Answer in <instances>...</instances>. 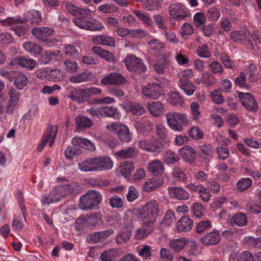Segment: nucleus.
<instances>
[{
	"label": "nucleus",
	"mask_w": 261,
	"mask_h": 261,
	"mask_svg": "<svg viewBox=\"0 0 261 261\" xmlns=\"http://www.w3.org/2000/svg\"><path fill=\"white\" fill-rule=\"evenodd\" d=\"M138 218L143 222L144 226L141 229H138V233L148 236L153 229V225L159 216V204L154 200H150L141 210L134 211Z\"/></svg>",
	"instance_id": "1"
},
{
	"label": "nucleus",
	"mask_w": 261,
	"mask_h": 261,
	"mask_svg": "<svg viewBox=\"0 0 261 261\" xmlns=\"http://www.w3.org/2000/svg\"><path fill=\"white\" fill-rule=\"evenodd\" d=\"M94 76L91 72H83L76 75L71 76L69 79L70 82L72 83H85L91 81Z\"/></svg>",
	"instance_id": "25"
},
{
	"label": "nucleus",
	"mask_w": 261,
	"mask_h": 261,
	"mask_svg": "<svg viewBox=\"0 0 261 261\" xmlns=\"http://www.w3.org/2000/svg\"><path fill=\"white\" fill-rule=\"evenodd\" d=\"M199 147L200 148L199 154L201 158L206 159L208 156H212L213 150L210 145H201Z\"/></svg>",
	"instance_id": "51"
},
{
	"label": "nucleus",
	"mask_w": 261,
	"mask_h": 261,
	"mask_svg": "<svg viewBox=\"0 0 261 261\" xmlns=\"http://www.w3.org/2000/svg\"><path fill=\"white\" fill-rule=\"evenodd\" d=\"M72 145L74 146L77 145L80 147L87 149L90 151L95 150L94 144L91 141L82 138L75 137L72 140Z\"/></svg>",
	"instance_id": "21"
},
{
	"label": "nucleus",
	"mask_w": 261,
	"mask_h": 261,
	"mask_svg": "<svg viewBox=\"0 0 261 261\" xmlns=\"http://www.w3.org/2000/svg\"><path fill=\"white\" fill-rule=\"evenodd\" d=\"M131 234L122 231L116 238V242L118 244H125L130 238Z\"/></svg>",
	"instance_id": "57"
},
{
	"label": "nucleus",
	"mask_w": 261,
	"mask_h": 261,
	"mask_svg": "<svg viewBox=\"0 0 261 261\" xmlns=\"http://www.w3.org/2000/svg\"><path fill=\"white\" fill-rule=\"evenodd\" d=\"M114 232L112 229H109L102 231L95 232L89 234L87 238V240L90 243H96L106 239L113 233Z\"/></svg>",
	"instance_id": "17"
},
{
	"label": "nucleus",
	"mask_w": 261,
	"mask_h": 261,
	"mask_svg": "<svg viewBox=\"0 0 261 261\" xmlns=\"http://www.w3.org/2000/svg\"><path fill=\"white\" fill-rule=\"evenodd\" d=\"M116 251L112 249L103 251L100 255L101 261H114L116 257Z\"/></svg>",
	"instance_id": "45"
},
{
	"label": "nucleus",
	"mask_w": 261,
	"mask_h": 261,
	"mask_svg": "<svg viewBox=\"0 0 261 261\" xmlns=\"http://www.w3.org/2000/svg\"><path fill=\"white\" fill-rule=\"evenodd\" d=\"M128 110L133 115H141L145 113V109L140 103L131 102L128 105Z\"/></svg>",
	"instance_id": "35"
},
{
	"label": "nucleus",
	"mask_w": 261,
	"mask_h": 261,
	"mask_svg": "<svg viewBox=\"0 0 261 261\" xmlns=\"http://www.w3.org/2000/svg\"><path fill=\"white\" fill-rule=\"evenodd\" d=\"M139 255L145 259H150L151 256V247L148 245H144L138 250Z\"/></svg>",
	"instance_id": "58"
},
{
	"label": "nucleus",
	"mask_w": 261,
	"mask_h": 261,
	"mask_svg": "<svg viewBox=\"0 0 261 261\" xmlns=\"http://www.w3.org/2000/svg\"><path fill=\"white\" fill-rule=\"evenodd\" d=\"M139 146L140 148L153 152L155 154L161 152L164 148L161 142L155 138H152L150 141L140 140L139 142Z\"/></svg>",
	"instance_id": "10"
},
{
	"label": "nucleus",
	"mask_w": 261,
	"mask_h": 261,
	"mask_svg": "<svg viewBox=\"0 0 261 261\" xmlns=\"http://www.w3.org/2000/svg\"><path fill=\"white\" fill-rule=\"evenodd\" d=\"M106 128L114 134L116 135L117 138L122 142H129L132 140V134L128 127L122 123L114 122L111 125H107Z\"/></svg>",
	"instance_id": "5"
},
{
	"label": "nucleus",
	"mask_w": 261,
	"mask_h": 261,
	"mask_svg": "<svg viewBox=\"0 0 261 261\" xmlns=\"http://www.w3.org/2000/svg\"><path fill=\"white\" fill-rule=\"evenodd\" d=\"M82 153V150L74 146H69L64 152L65 156L69 159H72L74 156H77Z\"/></svg>",
	"instance_id": "47"
},
{
	"label": "nucleus",
	"mask_w": 261,
	"mask_h": 261,
	"mask_svg": "<svg viewBox=\"0 0 261 261\" xmlns=\"http://www.w3.org/2000/svg\"><path fill=\"white\" fill-rule=\"evenodd\" d=\"M238 96L243 106L248 111L256 112L258 105L255 99L249 93L239 92Z\"/></svg>",
	"instance_id": "11"
},
{
	"label": "nucleus",
	"mask_w": 261,
	"mask_h": 261,
	"mask_svg": "<svg viewBox=\"0 0 261 261\" xmlns=\"http://www.w3.org/2000/svg\"><path fill=\"white\" fill-rule=\"evenodd\" d=\"M91 11L89 9L79 8V11L76 12L75 18L79 19H86V18L91 16Z\"/></svg>",
	"instance_id": "63"
},
{
	"label": "nucleus",
	"mask_w": 261,
	"mask_h": 261,
	"mask_svg": "<svg viewBox=\"0 0 261 261\" xmlns=\"http://www.w3.org/2000/svg\"><path fill=\"white\" fill-rule=\"evenodd\" d=\"M85 220L87 222L89 225L95 226L99 222L100 215L98 213H95L90 215L88 217H85Z\"/></svg>",
	"instance_id": "54"
},
{
	"label": "nucleus",
	"mask_w": 261,
	"mask_h": 261,
	"mask_svg": "<svg viewBox=\"0 0 261 261\" xmlns=\"http://www.w3.org/2000/svg\"><path fill=\"white\" fill-rule=\"evenodd\" d=\"M179 152L186 162L190 163L194 161L197 153L195 149L190 146H184L179 149Z\"/></svg>",
	"instance_id": "19"
},
{
	"label": "nucleus",
	"mask_w": 261,
	"mask_h": 261,
	"mask_svg": "<svg viewBox=\"0 0 261 261\" xmlns=\"http://www.w3.org/2000/svg\"><path fill=\"white\" fill-rule=\"evenodd\" d=\"M180 158L175 152L169 150L167 151L164 158V162L167 164H174L179 160Z\"/></svg>",
	"instance_id": "44"
},
{
	"label": "nucleus",
	"mask_w": 261,
	"mask_h": 261,
	"mask_svg": "<svg viewBox=\"0 0 261 261\" xmlns=\"http://www.w3.org/2000/svg\"><path fill=\"white\" fill-rule=\"evenodd\" d=\"M73 22L80 28L91 31H100L103 28L102 24L95 19L88 21L86 19L74 18Z\"/></svg>",
	"instance_id": "12"
},
{
	"label": "nucleus",
	"mask_w": 261,
	"mask_h": 261,
	"mask_svg": "<svg viewBox=\"0 0 261 261\" xmlns=\"http://www.w3.org/2000/svg\"><path fill=\"white\" fill-rule=\"evenodd\" d=\"M166 118L169 126L173 130L177 132H182L183 127L178 120L184 125H188L189 121L186 115L180 113H168L166 114Z\"/></svg>",
	"instance_id": "6"
},
{
	"label": "nucleus",
	"mask_w": 261,
	"mask_h": 261,
	"mask_svg": "<svg viewBox=\"0 0 261 261\" xmlns=\"http://www.w3.org/2000/svg\"><path fill=\"white\" fill-rule=\"evenodd\" d=\"M101 90L96 87L75 90L70 93L69 97L73 100H76L78 102H85L87 99L93 95L100 94Z\"/></svg>",
	"instance_id": "7"
},
{
	"label": "nucleus",
	"mask_w": 261,
	"mask_h": 261,
	"mask_svg": "<svg viewBox=\"0 0 261 261\" xmlns=\"http://www.w3.org/2000/svg\"><path fill=\"white\" fill-rule=\"evenodd\" d=\"M127 70L135 76L145 79L147 75V67L142 59L133 54L128 55L124 61Z\"/></svg>",
	"instance_id": "2"
},
{
	"label": "nucleus",
	"mask_w": 261,
	"mask_h": 261,
	"mask_svg": "<svg viewBox=\"0 0 261 261\" xmlns=\"http://www.w3.org/2000/svg\"><path fill=\"white\" fill-rule=\"evenodd\" d=\"M169 13L172 19L180 20L189 17L188 13L185 10V7L181 4H172L169 8Z\"/></svg>",
	"instance_id": "13"
},
{
	"label": "nucleus",
	"mask_w": 261,
	"mask_h": 261,
	"mask_svg": "<svg viewBox=\"0 0 261 261\" xmlns=\"http://www.w3.org/2000/svg\"><path fill=\"white\" fill-rule=\"evenodd\" d=\"M101 200L99 192L95 190H89L81 197L80 207L83 210L94 209L101 202Z\"/></svg>",
	"instance_id": "4"
},
{
	"label": "nucleus",
	"mask_w": 261,
	"mask_h": 261,
	"mask_svg": "<svg viewBox=\"0 0 261 261\" xmlns=\"http://www.w3.org/2000/svg\"><path fill=\"white\" fill-rule=\"evenodd\" d=\"M28 22L33 25L39 24L42 20L41 13L38 11L33 10L27 13Z\"/></svg>",
	"instance_id": "30"
},
{
	"label": "nucleus",
	"mask_w": 261,
	"mask_h": 261,
	"mask_svg": "<svg viewBox=\"0 0 261 261\" xmlns=\"http://www.w3.org/2000/svg\"><path fill=\"white\" fill-rule=\"evenodd\" d=\"M49 77L54 82H59L65 79L63 72L58 68H55L50 71L48 74Z\"/></svg>",
	"instance_id": "43"
},
{
	"label": "nucleus",
	"mask_w": 261,
	"mask_h": 261,
	"mask_svg": "<svg viewBox=\"0 0 261 261\" xmlns=\"http://www.w3.org/2000/svg\"><path fill=\"white\" fill-rule=\"evenodd\" d=\"M76 123L77 126L83 128H89L93 124V121L90 119L81 115L76 117Z\"/></svg>",
	"instance_id": "39"
},
{
	"label": "nucleus",
	"mask_w": 261,
	"mask_h": 261,
	"mask_svg": "<svg viewBox=\"0 0 261 261\" xmlns=\"http://www.w3.org/2000/svg\"><path fill=\"white\" fill-rule=\"evenodd\" d=\"M179 87L188 95H192L196 90V87L190 82L181 79L178 83Z\"/></svg>",
	"instance_id": "32"
},
{
	"label": "nucleus",
	"mask_w": 261,
	"mask_h": 261,
	"mask_svg": "<svg viewBox=\"0 0 261 261\" xmlns=\"http://www.w3.org/2000/svg\"><path fill=\"white\" fill-rule=\"evenodd\" d=\"M14 41L13 36L7 33L0 34V44L8 45Z\"/></svg>",
	"instance_id": "59"
},
{
	"label": "nucleus",
	"mask_w": 261,
	"mask_h": 261,
	"mask_svg": "<svg viewBox=\"0 0 261 261\" xmlns=\"http://www.w3.org/2000/svg\"><path fill=\"white\" fill-rule=\"evenodd\" d=\"M200 241L206 246L218 244L220 242L219 233L218 230H213L202 237Z\"/></svg>",
	"instance_id": "16"
},
{
	"label": "nucleus",
	"mask_w": 261,
	"mask_h": 261,
	"mask_svg": "<svg viewBox=\"0 0 261 261\" xmlns=\"http://www.w3.org/2000/svg\"><path fill=\"white\" fill-rule=\"evenodd\" d=\"M95 158H89L82 163H79L80 169L82 171H97Z\"/></svg>",
	"instance_id": "28"
},
{
	"label": "nucleus",
	"mask_w": 261,
	"mask_h": 261,
	"mask_svg": "<svg viewBox=\"0 0 261 261\" xmlns=\"http://www.w3.org/2000/svg\"><path fill=\"white\" fill-rule=\"evenodd\" d=\"M171 174L176 180L179 181H185L187 179L186 175L182 170L179 167L174 168Z\"/></svg>",
	"instance_id": "50"
},
{
	"label": "nucleus",
	"mask_w": 261,
	"mask_h": 261,
	"mask_svg": "<svg viewBox=\"0 0 261 261\" xmlns=\"http://www.w3.org/2000/svg\"><path fill=\"white\" fill-rule=\"evenodd\" d=\"M148 169L150 172L154 175L162 174L164 172L163 164L159 160H154L148 165Z\"/></svg>",
	"instance_id": "33"
},
{
	"label": "nucleus",
	"mask_w": 261,
	"mask_h": 261,
	"mask_svg": "<svg viewBox=\"0 0 261 261\" xmlns=\"http://www.w3.org/2000/svg\"><path fill=\"white\" fill-rule=\"evenodd\" d=\"M80 189L81 187L79 185L75 182H71L55 187L51 193L54 197V201L57 202L67 196L78 194Z\"/></svg>",
	"instance_id": "3"
},
{
	"label": "nucleus",
	"mask_w": 261,
	"mask_h": 261,
	"mask_svg": "<svg viewBox=\"0 0 261 261\" xmlns=\"http://www.w3.org/2000/svg\"><path fill=\"white\" fill-rule=\"evenodd\" d=\"M232 222L239 226H243L247 224V219L244 214L238 213L232 217L231 222Z\"/></svg>",
	"instance_id": "42"
},
{
	"label": "nucleus",
	"mask_w": 261,
	"mask_h": 261,
	"mask_svg": "<svg viewBox=\"0 0 261 261\" xmlns=\"http://www.w3.org/2000/svg\"><path fill=\"white\" fill-rule=\"evenodd\" d=\"M102 113L105 116L112 117L114 119H118L120 117V113L117 108L114 106H106L102 109Z\"/></svg>",
	"instance_id": "38"
},
{
	"label": "nucleus",
	"mask_w": 261,
	"mask_h": 261,
	"mask_svg": "<svg viewBox=\"0 0 261 261\" xmlns=\"http://www.w3.org/2000/svg\"><path fill=\"white\" fill-rule=\"evenodd\" d=\"M252 185V180L249 178H242L237 184L238 189L241 191H243Z\"/></svg>",
	"instance_id": "56"
},
{
	"label": "nucleus",
	"mask_w": 261,
	"mask_h": 261,
	"mask_svg": "<svg viewBox=\"0 0 261 261\" xmlns=\"http://www.w3.org/2000/svg\"><path fill=\"white\" fill-rule=\"evenodd\" d=\"M193 20L195 26L200 29L205 24L206 18L203 13L198 12L194 15Z\"/></svg>",
	"instance_id": "48"
},
{
	"label": "nucleus",
	"mask_w": 261,
	"mask_h": 261,
	"mask_svg": "<svg viewBox=\"0 0 261 261\" xmlns=\"http://www.w3.org/2000/svg\"><path fill=\"white\" fill-rule=\"evenodd\" d=\"M190 109L193 119L198 120L200 116L199 104L197 102H192L190 105Z\"/></svg>",
	"instance_id": "55"
},
{
	"label": "nucleus",
	"mask_w": 261,
	"mask_h": 261,
	"mask_svg": "<svg viewBox=\"0 0 261 261\" xmlns=\"http://www.w3.org/2000/svg\"><path fill=\"white\" fill-rule=\"evenodd\" d=\"M169 102L171 104L174 106L180 105L181 104L182 102V99L178 92L175 91L171 93L169 98Z\"/></svg>",
	"instance_id": "62"
},
{
	"label": "nucleus",
	"mask_w": 261,
	"mask_h": 261,
	"mask_svg": "<svg viewBox=\"0 0 261 261\" xmlns=\"http://www.w3.org/2000/svg\"><path fill=\"white\" fill-rule=\"evenodd\" d=\"M162 87L159 83L153 82L143 86L142 94L146 98L151 99H158L162 94Z\"/></svg>",
	"instance_id": "9"
},
{
	"label": "nucleus",
	"mask_w": 261,
	"mask_h": 261,
	"mask_svg": "<svg viewBox=\"0 0 261 261\" xmlns=\"http://www.w3.org/2000/svg\"><path fill=\"white\" fill-rule=\"evenodd\" d=\"M11 64L12 65L15 64L19 65L32 70L36 67V62L33 59L27 58L23 56H18L15 57L11 61Z\"/></svg>",
	"instance_id": "18"
},
{
	"label": "nucleus",
	"mask_w": 261,
	"mask_h": 261,
	"mask_svg": "<svg viewBox=\"0 0 261 261\" xmlns=\"http://www.w3.org/2000/svg\"><path fill=\"white\" fill-rule=\"evenodd\" d=\"M244 241L250 246L254 248H260L261 247V238H255L253 237H248L245 238Z\"/></svg>",
	"instance_id": "61"
},
{
	"label": "nucleus",
	"mask_w": 261,
	"mask_h": 261,
	"mask_svg": "<svg viewBox=\"0 0 261 261\" xmlns=\"http://www.w3.org/2000/svg\"><path fill=\"white\" fill-rule=\"evenodd\" d=\"M210 67L214 74H221L223 72L222 65L218 61H213L210 64Z\"/></svg>",
	"instance_id": "64"
},
{
	"label": "nucleus",
	"mask_w": 261,
	"mask_h": 261,
	"mask_svg": "<svg viewBox=\"0 0 261 261\" xmlns=\"http://www.w3.org/2000/svg\"><path fill=\"white\" fill-rule=\"evenodd\" d=\"M175 221V215L173 211L168 210L160 222L161 224H165L167 226L170 225Z\"/></svg>",
	"instance_id": "49"
},
{
	"label": "nucleus",
	"mask_w": 261,
	"mask_h": 261,
	"mask_svg": "<svg viewBox=\"0 0 261 261\" xmlns=\"http://www.w3.org/2000/svg\"><path fill=\"white\" fill-rule=\"evenodd\" d=\"M92 50L96 55L99 56L102 58L105 59L106 61L110 63H115L117 60L114 56V55L109 51L108 50L103 49L99 46H93L92 48Z\"/></svg>",
	"instance_id": "20"
},
{
	"label": "nucleus",
	"mask_w": 261,
	"mask_h": 261,
	"mask_svg": "<svg viewBox=\"0 0 261 261\" xmlns=\"http://www.w3.org/2000/svg\"><path fill=\"white\" fill-rule=\"evenodd\" d=\"M168 191L170 196L175 199L185 200L188 199L190 196L188 192L180 187H169Z\"/></svg>",
	"instance_id": "15"
},
{
	"label": "nucleus",
	"mask_w": 261,
	"mask_h": 261,
	"mask_svg": "<svg viewBox=\"0 0 261 261\" xmlns=\"http://www.w3.org/2000/svg\"><path fill=\"white\" fill-rule=\"evenodd\" d=\"M58 131V128L57 125H53L52 124L48 123L47 124V128L46 132L44 133L43 138L47 139L48 141L50 138L55 139L56 138L57 134Z\"/></svg>",
	"instance_id": "40"
},
{
	"label": "nucleus",
	"mask_w": 261,
	"mask_h": 261,
	"mask_svg": "<svg viewBox=\"0 0 261 261\" xmlns=\"http://www.w3.org/2000/svg\"><path fill=\"white\" fill-rule=\"evenodd\" d=\"M97 171H102L110 169L113 167V163L107 156H98L95 158Z\"/></svg>",
	"instance_id": "22"
},
{
	"label": "nucleus",
	"mask_w": 261,
	"mask_h": 261,
	"mask_svg": "<svg viewBox=\"0 0 261 261\" xmlns=\"http://www.w3.org/2000/svg\"><path fill=\"white\" fill-rule=\"evenodd\" d=\"M138 125L140 130L143 133H149L153 129V125L149 120H144L142 122H138Z\"/></svg>",
	"instance_id": "53"
},
{
	"label": "nucleus",
	"mask_w": 261,
	"mask_h": 261,
	"mask_svg": "<svg viewBox=\"0 0 261 261\" xmlns=\"http://www.w3.org/2000/svg\"><path fill=\"white\" fill-rule=\"evenodd\" d=\"M25 50L33 54H40L42 48L40 45L33 42H26L23 44Z\"/></svg>",
	"instance_id": "36"
},
{
	"label": "nucleus",
	"mask_w": 261,
	"mask_h": 261,
	"mask_svg": "<svg viewBox=\"0 0 261 261\" xmlns=\"http://www.w3.org/2000/svg\"><path fill=\"white\" fill-rule=\"evenodd\" d=\"M137 151L134 147H129L116 152L115 155L122 159L132 158L137 154Z\"/></svg>",
	"instance_id": "31"
},
{
	"label": "nucleus",
	"mask_w": 261,
	"mask_h": 261,
	"mask_svg": "<svg viewBox=\"0 0 261 261\" xmlns=\"http://www.w3.org/2000/svg\"><path fill=\"white\" fill-rule=\"evenodd\" d=\"M29 82L28 78L25 74L23 72L18 71L13 85L17 89V90H21L27 85Z\"/></svg>",
	"instance_id": "29"
},
{
	"label": "nucleus",
	"mask_w": 261,
	"mask_h": 261,
	"mask_svg": "<svg viewBox=\"0 0 261 261\" xmlns=\"http://www.w3.org/2000/svg\"><path fill=\"white\" fill-rule=\"evenodd\" d=\"M135 168L134 163L129 161L121 163L119 167L120 171L125 177H129Z\"/></svg>",
	"instance_id": "34"
},
{
	"label": "nucleus",
	"mask_w": 261,
	"mask_h": 261,
	"mask_svg": "<svg viewBox=\"0 0 261 261\" xmlns=\"http://www.w3.org/2000/svg\"><path fill=\"white\" fill-rule=\"evenodd\" d=\"M163 184V179L156 178L148 179L144 184L143 188L146 192L152 191L160 187Z\"/></svg>",
	"instance_id": "27"
},
{
	"label": "nucleus",
	"mask_w": 261,
	"mask_h": 261,
	"mask_svg": "<svg viewBox=\"0 0 261 261\" xmlns=\"http://www.w3.org/2000/svg\"><path fill=\"white\" fill-rule=\"evenodd\" d=\"M187 243V241L186 239L180 238L170 241L169 245L175 252H177L184 248Z\"/></svg>",
	"instance_id": "37"
},
{
	"label": "nucleus",
	"mask_w": 261,
	"mask_h": 261,
	"mask_svg": "<svg viewBox=\"0 0 261 261\" xmlns=\"http://www.w3.org/2000/svg\"><path fill=\"white\" fill-rule=\"evenodd\" d=\"M147 109L155 117H158L164 113V105L159 101H151L147 103Z\"/></svg>",
	"instance_id": "23"
},
{
	"label": "nucleus",
	"mask_w": 261,
	"mask_h": 261,
	"mask_svg": "<svg viewBox=\"0 0 261 261\" xmlns=\"http://www.w3.org/2000/svg\"><path fill=\"white\" fill-rule=\"evenodd\" d=\"M193 226V221L188 217H182L177 222L176 228L179 232H186L191 230Z\"/></svg>",
	"instance_id": "24"
},
{
	"label": "nucleus",
	"mask_w": 261,
	"mask_h": 261,
	"mask_svg": "<svg viewBox=\"0 0 261 261\" xmlns=\"http://www.w3.org/2000/svg\"><path fill=\"white\" fill-rule=\"evenodd\" d=\"M63 64L65 66L64 69L70 73H75L77 71L79 67L77 62L73 60L66 59Z\"/></svg>",
	"instance_id": "41"
},
{
	"label": "nucleus",
	"mask_w": 261,
	"mask_h": 261,
	"mask_svg": "<svg viewBox=\"0 0 261 261\" xmlns=\"http://www.w3.org/2000/svg\"><path fill=\"white\" fill-rule=\"evenodd\" d=\"M92 41L96 44L108 45L112 47L115 46V39L109 36H97L92 38Z\"/></svg>",
	"instance_id": "26"
},
{
	"label": "nucleus",
	"mask_w": 261,
	"mask_h": 261,
	"mask_svg": "<svg viewBox=\"0 0 261 261\" xmlns=\"http://www.w3.org/2000/svg\"><path fill=\"white\" fill-rule=\"evenodd\" d=\"M154 70L159 74L164 73L168 68V64L165 59L159 60L153 65Z\"/></svg>",
	"instance_id": "46"
},
{
	"label": "nucleus",
	"mask_w": 261,
	"mask_h": 261,
	"mask_svg": "<svg viewBox=\"0 0 261 261\" xmlns=\"http://www.w3.org/2000/svg\"><path fill=\"white\" fill-rule=\"evenodd\" d=\"M31 32L35 37L46 44L56 42V39L48 38L55 33V31L49 27H35L32 30Z\"/></svg>",
	"instance_id": "8"
},
{
	"label": "nucleus",
	"mask_w": 261,
	"mask_h": 261,
	"mask_svg": "<svg viewBox=\"0 0 261 261\" xmlns=\"http://www.w3.org/2000/svg\"><path fill=\"white\" fill-rule=\"evenodd\" d=\"M189 134L190 137L196 140L201 139L203 136V133L197 126L191 128L189 131Z\"/></svg>",
	"instance_id": "52"
},
{
	"label": "nucleus",
	"mask_w": 261,
	"mask_h": 261,
	"mask_svg": "<svg viewBox=\"0 0 261 261\" xmlns=\"http://www.w3.org/2000/svg\"><path fill=\"white\" fill-rule=\"evenodd\" d=\"M230 38L237 43H243L252 49L253 48L252 42L253 37L249 33H246L243 31H233L230 33Z\"/></svg>",
	"instance_id": "14"
},
{
	"label": "nucleus",
	"mask_w": 261,
	"mask_h": 261,
	"mask_svg": "<svg viewBox=\"0 0 261 261\" xmlns=\"http://www.w3.org/2000/svg\"><path fill=\"white\" fill-rule=\"evenodd\" d=\"M181 35L183 38H187L194 33V29L190 23H185L181 27Z\"/></svg>",
	"instance_id": "60"
}]
</instances>
